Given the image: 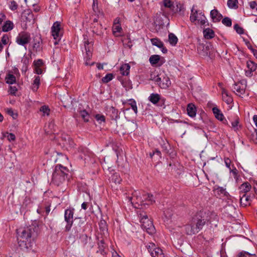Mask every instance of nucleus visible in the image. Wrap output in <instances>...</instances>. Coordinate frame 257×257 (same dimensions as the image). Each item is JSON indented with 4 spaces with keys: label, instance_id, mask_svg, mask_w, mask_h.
Listing matches in <instances>:
<instances>
[{
    "label": "nucleus",
    "instance_id": "1",
    "mask_svg": "<svg viewBox=\"0 0 257 257\" xmlns=\"http://www.w3.org/2000/svg\"><path fill=\"white\" fill-rule=\"evenodd\" d=\"M37 229L35 226H30L19 229L18 232V241L19 246L22 250L27 251L32 248L35 238L38 235Z\"/></svg>",
    "mask_w": 257,
    "mask_h": 257
},
{
    "label": "nucleus",
    "instance_id": "2",
    "mask_svg": "<svg viewBox=\"0 0 257 257\" xmlns=\"http://www.w3.org/2000/svg\"><path fill=\"white\" fill-rule=\"evenodd\" d=\"M209 214V211L206 213L203 211H200L195 215L192 220L185 226L186 234H194L201 230L205 223L210 221L208 216Z\"/></svg>",
    "mask_w": 257,
    "mask_h": 257
},
{
    "label": "nucleus",
    "instance_id": "3",
    "mask_svg": "<svg viewBox=\"0 0 257 257\" xmlns=\"http://www.w3.org/2000/svg\"><path fill=\"white\" fill-rule=\"evenodd\" d=\"M69 169L61 164L55 166L51 180V184L59 186L64 183L68 178Z\"/></svg>",
    "mask_w": 257,
    "mask_h": 257
},
{
    "label": "nucleus",
    "instance_id": "4",
    "mask_svg": "<svg viewBox=\"0 0 257 257\" xmlns=\"http://www.w3.org/2000/svg\"><path fill=\"white\" fill-rule=\"evenodd\" d=\"M130 200L131 201H136V203L141 205L145 204L151 205L155 202V198L152 194L144 192L141 196V193L137 191H134Z\"/></svg>",
    "mask_w": 257,
    "mask_h": 257
},
{
    "label": "nucleus",
    "instance_id": "5",
    "mask_svg": "<svg viewBox=\"0 0 257 257\" xmlns=\"http://www.w3.org/2000/svg\"><path fill=\"white\" fill-rule=\"evenodd\" d=\"M130 200L131 201H136V203L141 205L145 204L151 205L155 202V198L152 194L144 192L141 196V193L137 191H134Z\"/></svg>",
    "mask_w": 257,
    "mask_h": 257
},
{
    "label": "nucleus",
    "instance_id": "6",
    "mask_svg": "<svg viewBox=\"0 0 257 257\" xmlns=\"http://www.w3.org/2000/svg\"><path fill=\"white\" fill-rule=\"evenodd\" d=\"M150 79L154 81L161 89H167L171 85L169 77L164 72L160 73L154 72L151 74Z\"/></svg>",
    "mask_w": 257,
    "mask_h": 257
},
{
    "label": "nucleus",
    "instance_id": "7",
    "mask_svg": "<svg viewBox=\"0 0 257 257\" xmlns=\"http://www.w3.org/2000/svg\"><path fill=\"white\" fill-rule=\"evenodd\" d=\"M142 227L150 234H153L155 232V228L153 221L148 218L146 212H140L139 213Z\"/></svg>",
    "mask_w": 257,
    "mask_h": 257
},
{
    "label": "nucleus",
    "instance_id": "8",
    "mask_svg": "<svg viewBox=\"0 0 257 257\" xmlns=\"http://www.w3.org/2000/svg\"><path fill=\"white\" fill-rule=\"evenodd\" d=\"M51 35L55 40V45H57L63 36V29L61 27V22L56 21L54 22L51 28Z\"/></svg>",
    "mask_w": 257,
    "mask_h": 257
},
{
    "label": "nucleus",
    "instance_id": "9",
    "mask_svg": "<svg viewBox=\"0 0 257 257\" xmlns=\"http://www.w3.org/2000/svg\"><path fill=\"white\" fill-rule=\"evenodd\" d=\"M194 7L193 6L191 9V13L190 17L191 22L194 23L195 21H198V22H200L201 26L205 25L207 21L204 14L200 11L195 10Z\"/></svg>",
    "mask_w": 257,
    "mask_h": 257
},
{
    "label": "nucleus",
    "instance_id": "10",
    "mask_svg": "<svg viewBox=\"0 0 257 257\" xmlns=\"http://www.w3.org/2000/svg\"><path fill=\"white\" fill-rule=\"evenodd\" d=\"M74 210L73 208H69L65 210L64 220L66 222L65 229L66 232H69L73 225Z\"/></svg>",
    "mask_w": 257,
    "mask_h": 257
},
{
    "label": "nucleus",
    "instance_id": "11",
    "mask_svg": "<svg viewBox=\"0 0 257 257\" xmlns=\"http://www.w3.org/2000/svg\"><path fill=\"white\" fill-rule=\"evenodd\" d=\"M146 247L152 257H165L162 249L154 243L149 242Z\"/></svg>",
    "mask_w": 257,
    "mask_h": 257
},
{
    "label": "nucleus",
    "instance_id": "12",
    "mask_svg": "<svg viewBox=\"0 0 257 257\" xmlns=\"http://www.w3.org/2000/svg\"><path fill=\"white\" fill-rule=\"evenodd\" d=\"M31 40V35L27 32H22L20 33L16 38V42L19 45L24 46L28 44Z\"/></svg>",
    "mask_w": 257,
    "mask_h": 257
},
{
    "label": "nucleus",
    "instance_id": "13",
    "mask_svg": "<svg viewBox=\"0 0 257 257\" xmlns=\"http://www.w3.org/2000/svg\"><path fill=\"white\" fill-rule=\"evenodd\" d=\"M90 29L93 34L101 36L103 34L102 25L98 23L97 18H94L90 25Z\"/></svg>",
    "mask_w": 257,
    "mask_h": 257
},
{
    "label": "nucleus",
    "instance_id": "14",
    "mask_svg": "<svg viewBox=\"0 0 257 257\" xmlns=\"http://www.w3.org/2000/svg\"><path fill=\"white\" fill-rule=\"evenodd\" d=\"M148 100L153 104H156L159 102L164 104L166 100L165 98L162 97L159 94L155 93L150 94L148 97Z\"/></svg>",
    "mask_w": 257,
    "mask_h": 257
},
{
    "label": "nucleus",
    "instance_id": "15",
    "mask_svg": "<svg viewBox=\"0 0 257 257\" xmlns=\"http://www.w3.org/2000/svg\"><path fill=\"white\" fill-rule=\"evenodd\" d=\"M185 9L184 5L180 3H178L175 6H174L171 11L170 12V14L173 15L174 14H178L179 16H184Z\"/></svg>",
    "mask_w": 257,
    "mask_h": 257
},
{
    "label": "nucleus",
    "instance_id": "16",
    "mask_svg": "<svg viewBox=\"0 0 257 257\" xmlns=\"http://www.w3.org/2000/svg\"><path fill=\"white\" fill-rule=\"evenodd\" d=\"M34 73L37 74H42L43 73V67L44 66V62L42 59H39L33 62Z\"/></svg>",
    "mask_w": 257,
    "mask_h": 257
},
{
    "label": "nucleus",
    "instance_id": "17",
    "mask_svg": "<svg viewBox=\"0 0 257 257\" xmlns=\"http://www.w3.org/2000/svg\"><path fill=\"white\" fill-rule=\"evenodd\" d=\"M42 43L43 41L40 36H36L34 38L33 48L34 51L36 52H40L42 51Z\"/></svg>",
    "mask_w": 257,
    "mask_h": 257
},
{
    "label": "nucleus",
    "instance_id": "18",
    "mask_svg": "<svg viewBox=\"0 0 257 257\" xmlns=\"http://www.w3.org/2000/svg\"><path fill=\"white\" fill-rule=\"evenodd\" d=\"M246 66L248 70L245 71V75L246 76L251 77L252 72L257 70V64L252 61H248L246 62Z\"/></svg>",
    "mask_w": 257,
    "mask_h": 257
},
{
    "label": "nucleus",
    "instance_id": "19",
    "mask_svg": "<svg viewBox=\"0 0 257 257\" xmlns=\"http://www.w3.org/2000/svg\"><path fill=\"white\" fill-rule=\"evenodd\" d=\"M240 205L242 207H246L249 206L251 204V199L249 195L246 193L240 195Z\"/></svg>",
    "mask_w": 257,
    "mask_h": 257
},
{
    "label": "nucleus",
    "instance_id": "20",
    "mask_svg": "<svg viewBox=\"0 0 257 257\" xmlns=\"http://www.w3.org/2000/svg\"><path fill=\"white\" fill-rule=\"evenodd\" d=\"M213 191L214 193L219 197H227L229 195V194L226 191V189L222 187L215 186Z\"/></svg>",
    "mask_w": 257,
    "mask_h": 257
},
{
    "label": "nucleus",
    "instance_id": "21",
    "mask_svg": "<svg viewBox=\"0 0 257 257\" xmlns=\"http://www.w3.org/2000/svg\"><path fill=\"white\" fill-rule=\"evenodd\" d=\"M210 17L213 22H219L222 18V15L219 13L217 10L214 9L210 12Z\"/></svg>",
    "mask_w": 257,
    "mask_h": 257
},
{
    "label": "nucleus",
    "instance_id": "22",
    "mask_svg": "<svg viewBox=\"0 0 257 257\" xmlns=\"http://www.w3.org/2000/svg\"><path fill=\"white\" fill-rule=\"evenodd\" d=\"M14 28L13 22L10 20L6 21L3 25L2 26V31L4 32H8L12 30Z\"/></svg>",
    "mask_w": 257,
    "mask_h": 257
},
{
    "label": "nucleus",
    "instance_id": "23",
    "mask_svg": "<svg viewBox=\"0 0 257 257\" xmlns=\"http://www.w3.org/2000/svg\"><path fill=\"white\" fill-rule=\"evenodd\" d=\"M196 107L193 103H189L187 106L188 115L191 117H194L196 115Z\"/></svg>",
    "mask_w": 257,
    "mask_h": 257
},
{
    "label": "nucleus",
    "instance_id": "24",
    "mask_svg": "<svg viewBox=\"0 0 257 257\" xmlns=\"http://www.w3.org/2000/svg\"><path fill=\"white\" fill-rule=\"evenodd\" d=\"M213 113L214 114V116L216 118L220 121H223L225 120L227 121L224 118V115L223 113L221 112L220 110L217 107H214L212 108Z\"/></svg>",
    "mask_w": 257,
    "mask_h": 257
},
{
    "label": "nucleus",
    "instance_id": "25",
    "mask_svg": "<svg viewBox=\"0 0 257 257\" xmlns=\"http://www.w3.org/2000/svg\"><path fill=\"white\" fill-rule=\"evenodd\" d=\"M159 143L162 149V151L165 153H168L170 149V145L168 141L161 139Z\"/></svg>",
    "mask_w": 257,
    "mask_h": 257
},
{
    "label": "nucleus",
    "instance_id": "26",
    "mask_svg": "<svg viewBox=\"0 0 257 257\" xmlns=\"http://www.w3.org/2000/svg\"><path fill=\"white\" fill-rule=\"evenodd\" d=\"M251 188V185L249 183L246 182L242 183L240 187V195H241V194H243V193L247 194V193L250 190Z\"/></svg>",
    "mask_w": 257,
    "mask_h": 257
},
{
    "label": "nucleus",
    "instance_id": "27",
    "mask_svg": "<svg viewBox=\"0 0 257 257\" xmlns=\"http://www.w3.org/2000/svg\"><path fill=\"white\" fill-rule=\"evenodd\" d=\"M223 100L227 104H230L233 101L232 98L229 95L227 90L223 89L222 90Z\"/></svg>",
    "mask_w": 257,
    "mask_h": 257
},
{
    "label": "nucleus",
    "instance_id": "28",
    "mask_svg": "<svg viewBox=\"0 0 257 257\" xmlns=\"http://www.w3.org/2000/svg\"><path fill=\"white\" fill-rule=\"evenodd\" d=\"M5 80L6 82L9 84H13L17 82L16 76L10 72L7 74Z\"/></svg>",
    "mask_w": 257,
    "mask_h": 257
},
{
    "label": "nucleus",
    "instance_id": "29",
    "mask_svg": "<svg viewBox=\"0 0 257 257\" xmlns=\"http://www.w3.org/2000/svg\"><path fill=\"white\" fill-rule=\"evenodd\" d=\"M83 37L85 50L86 51V55H87L88 59H90V57L91 56V50L89 47L90 43L89 42L87 36L86 35H84Z\"/></svg>",
    "mask_w": 257,
    "mask_h": 257
},
{
    "label": "nucleus",
    "instance_id": "30",
    "mask_svg": "<svg viewBox=\"0 0 257 257\" xmlns=\"http://www.w3.org/2000/svg\"><path fill=\"white\" fill-rule=\"evenodd\" d=\"M203 33L204 38L206 39H211L215 36L214 32L210 28L205 29Z\"/></svg>",
    "mask_w": 257,
    "mask_h": 257
},
{
    "label": "nucleus",
    "instance_id": "31",
    "mask_svg": "<svg viewBox=\"0 0 257 257\" xmlns=\"http://www.w3.org/2000/svg\"><path fill=\"white\" fill-rule=\"evenodd\" d=\"M40 85V77L39 76H35L34 80L32 85V90L34 92H36L39 88Z\"/></svg>",
    "mask_w": 257,
    "mask_h": 257
},
{
    "label": "nucleus",
    "instance_id": "32",
    "mask_svg": "<svg viewBox=\"0 0 257 257\" xmlns=\"http://www.w3.org/2000/svg\"><path fill=\"white\" fill-rule=\"evenodd\" d=\"M131 66L127 63L122 64L120 67V73L123 76H127L130 74Z\"/></svg>",
    "mask_w": 257,
    "mask_h": 257
},
{
    "label": "nucleus",
    "instance_id": "33",
    "mask_svg": "<svg viewBox=\"0 0 257 257\" xmlns=\"http://www.w3.org/2000/svg\"><path fill=\"white\" fill-rule=\"evenodd\" d=\"M234 257H255V254L242 250L238 252Z\"/></svg>",
    "mask_w": 257,
    "mask_h": 257
},
{
    "label": "nucleus",
    "instance_id": "34",
    "mask_svg": "<svg viewBox=\"0 0 257 257\" xmlns=\"http://www.w3.org/2000/svg\"><path fill=\"white\" fill-rule=\"evenodd\" d=\"M110 179L111 181L115 184H119L122 181V179L120 178L119 174L117 173H113L111 175Z\"/></svg>",
    "mask_w": 257,
    "mask_h": 257
},
{
    "label": "nucleus",
    "instance_id": "35",
    "mask_svg": "<svg viewBox=\"0 0 257 257\" xmlns=\"http://www.w3.org/2000/svg\"><path fill=\"white\" fill-rule=\"evenodd\" d=\"M239 119L238 117H236L234 120L231 121V127L235 132H237L240 128V125H239Z\"/></svg>",
    "mask_w": 257,
    "mask_h": 257
},
{
    "label": "nucleus",
    "instance_id": "36",
    "mask_svg": "<svg viewBox=\"0 0 257 257\" xmlns=\"http://www.w3.org/2000/svg\"><path fill=\"white\" fill-rule=\"evenodd\" d=\"M122 31V28L120 25H113L112 27L113 34L116 36H119V33Z\"/></svg>",
    "mask_w": 257,
    "mask_h": 257
},
{
    "label": "nucleus",
    "instance_id": "37",
    "mask_svg": "<svg viewBox=\"0 0 257 257\" xmlns=\"http://www.w3.org/2000/svg\"><path fill=\"white\" fill-rule=\"evenodd\" d=\"M80 240L81 242L84 245H85L87 244L88 242L91 240V237H88L87 235L85 233L82 234L80 236Z\"/></svg>",
    "mask_w": 257,
    "mask_h": 257
},
{
    "label": "nucleus",
    "instance_id": "38",
    "mask_svg": "<svg viewBox=\"0 0 257 257\" xmlns=\"http://www.w3.org/2000/svg\"><path fill=\"white\" fill-rule=\"evenodd\" d=\"M160 60V56L158 55H152L149 58V61L152 65L158 64Z\"/></svg>",
    "mask_w": 257,
    "mask_h": 257
},
{
    "label": "nucleus",
    "instance_id": "39",
    "mask_svg": "<svg viewBox=\"0 0 257 257\" xmlns=\"http://www.w3.org/2000/svg\"><path fill=\"white\" fill-rule=\"evenodd\" d=\"M169 42L172 46H175L178 42L177 37L173 33L169 34Z\"/></svg>",
    "mask_w": 257,
    "mask_h": 257
},
{
    "label": "nucleus",
    "instance_id": "40",
    "mask_svg": "<svg viewBox=\"0 0 257 257\" xmlns=\"http://www.w3.org/2000/svg\"><path fill=\"white\" fill-rule=\"evenodd\" d=\"M98 248H99V250H98L97 252H100V253L102 254V255H104V254L106 253L105 251V246H104V240L102 239V240H100L98 242Z\"/></svg>",
    "mask_w": 257,
    "mask_h": 257
},
{
    "label": "nucleus",
    "instance_id": "41",
    "mask_svg": "<svg viewBox=\"0 0 257 257\" xmlns=\"http://www.w3.org/2000/svg\"><path fill=\"white\" fill-rule=\"evenodd\" d=\"M109 112L110 113V115L111 119H116L118 117V110L117 109L113 107H111L109 108Z\"/></svg>",
    "mask_w": 257,
    "mask_h": 257
},
{
    "label": "nucleus",
    "instance_id": "42",
    "mask_svg": "<svg viewBox=\"0 0 257 257\" xmlns=\"http://www.w3.org/2000/svg\"><path fill=\"white\" fill-rule=\"evenodd\" d=\"M40 111L43 113V116H48L50 114V109L48 106L44 105L40 107Z\"/></svg>",
    "mask_w": 257,
    "mask_h": 257
},
{
    "label": "nucleus",
    "instance_id": "43",
    "mask_svg": "<svg viewBox=\"0 0 257 257\" xmlns=\"http://www.w3.org/2000/svg\"><path fill=\"white\" fill-rule=\"evenodd\" d=\"M152 44L158 47V48H162L163 46V43L158 38H153L151 40Z\"/></svg>",
    "mask_w": 257,
    "mask_h": 257
},
{
    "label": "nucleus",
    "instance_id": "44",
    "mask_svg": "<svg viewBox=\"0 0 257 257\" xmlns=\"http://www.w3.org/2000/svg\"><path fill=\"white\" fill-rule=\"evenodd\" d=\"M10 41V37L8 34H4L1 38L0 42L4 45H6L9 44Z\"/></svg>",
    "mask_w": 257,
    "mask_h": 257
},
{
    "label": "nucleus",
    "instance_id": "45",
    "mask_svg": "<svg viewBox=\"0 0 257 257\" xmlns=\"http://www.w3.org/2000/svg\"><path fill=\"white\" fill-rule=\"evenodd\" d=\"M233 88L234 90L236 91L239 94H243L245 92V90L243 88H241L240 86L236 83L234 84Z\"/></svg>",
    "mask_w": 257,
    "mask_h": 257
},
{
    "label": "nucleus",
    "instance_id": "46",
    "mask_svg": "<svg viewBox=\"0 0 257 257\" xmlns=\"http://www.w3.org/2000/svg\"><path fill=\"white\" fill-rule=\"evenodd\" d=\"M113 78V75L111 73L107 74L104 77L102 78V81L103 83H106L111 81Z\"/></svg>",
    "mask_w": 257,
    "mask_h": 257
},
{
    "label": "nucleus",
    "instance_id": "47",
    "mask_svg": "<svg viewBox=\"0 0 257 257\" xmlns=\"http://www.w3.org/2000/svg\"><path fill=\"white\" fill-rule=\"evenodd\" d=\"M9 7L11 11H15L18 8V5L17 4L16 2L12 1L10 2Z\"/></svg>",
    "mask_w": 257,
    "mask_h": 257
},
{
    "label": "nucleus",
    "instance_id": "48",
    "mask_svg": "<svg viewBox=\"0 0 257 257\" xmlns=\"http://www.w3.org/2000/svg\"><path fill=\"white\" fill-rule=\"evenodd\" d=\"M29 61H30V59L28 56H24V57L22 59V62L23 63V64L25 67V71H26L27 70L28 66L29 64Z\"/></svg>",
    "mask_w": 257,
    "mask_h": 257
},
{
    "label": "nucleus",
    "instance_id": "49",
    "mask_svg": "<svg viewBox=\"0 0 257 257\" xmlns=\"http://www.w3.org/2000/svg\"><path fill=\"white\" fill-rule=\"evenodd\" d=\"M94 117L99 123H101L102 122H104L105 121V117L102 114H97Z\"/></svg>",
    "mask_w": 257,
    "mask_h": 257
},
{
    "label": "nucleus",
    "instance_id": "50",
    "mask_svg": "<svg viewBox=\"0 0 257 257\" xmlns=\"http://www.w3.org/2000/svg\"><path fill=\"white\" fill-rule=\"evenodd\" d=\"M222 24L227 26V27H231L232 25V21L230 18L228 17H225L222 20Z\"/></svg>",
    "mask_w": 257,
    "mask_h": 257
},
{
    "label": "nucleus",
    "instance_id": "51",
    "mask_svg": "<svg viewBox=\"0 0 257 257\" xmlns=\"http://www.w3.org/2000/svg\"><path fill=\"white\" fill-rule=\"evenodd\" d=\"M237 0H228L227 1V6L230 8H233L237 7Z\"/></svg>",
    "mask_w": 257,
    "mask_h": 257
},
{
    "label": "nucleus",
    "instance_id": "52",
    "mask_svg": "<svg viewBox=\"0 0 257 257\" xmlns=\"http://www.w3.org/2000/svg\"><path fill=\"white\" fill-rule=\"evenodd\" d=\"M234 29L235 30L236 33L239 35H241L244 33V29L242 27H240L237 24L234 25Z\"/></svg>",
    "mask_w": 257,
    "mask_h": 257
},
{
    "label": "nucleus",
    "instance_id": "53",
    "mask_svg": "<svg viewBox=\"0 0 257 257\" xmlns=\"http://www.w3.org/2000/svg\"><path fill=\"white\" fill-rule=\"evenodd\" d=\"M164 6L165 8H169L171 11L174 5L170 0H164Z\"/></svg>",
    "mask_w": 257,
    "mask_h": 257
},
{
    "label": "nucleus",
    "instance_id": "54",
    "mask_svg": "<svg viewBox=\"0 0 257 257\" xmlns=\"http://www.w3.org/2000/svg\"><path fill=\"white\" fill-rule=\"evenodd\" d=\"M81 115L85 122H88L89 121V114L86 110L82 111Z\"/></svg>",
    "mask_w": 257,
    "mask_h": 257
},
{
    "label": "nucleus",
    "instance_id": "55",
    "mask_svg": "<svg viewBox=\"0 0 257 257\" xmlns=\"http://www.w3.org/2000/svg\"><path fill=\"white\" fill-rule=\"evenodd\" d=\"M18 91V89L16 86H10L9 87V93L10 94L13 95H16V93Z\"/></svg>",
    "mask_w": 257,
    "mask_h": 257
},
{
    "label": "nucleus",
    "instance_id": "56",
    "mask_svg": "<svg viewBox=\"0 0 257 257\" xmlns=\"http://www.w3.org/2000/svg\"><path fill=\"white\" fill-rule=\"evenodd\" d=\"M224 163L225 164L226 166L228 168L230 169V164L231 163V161L230 159L228 158H224Z\"/></svg>",
    "mask_w": 257,
    "mask_h": 257
},
{
    "label": "nucleus",
    "instance_id": "57",
    "mask_svg": "<svg viewBox=\"0 0 257 257\" xmlns=\"http://www.w3.org/2000/svg\"><path fill=\"white\" fill-rule=\"evenodd\" d=\"M8 140L10 141H13L16 140L15 135L14 134L10 133L7 136Z\"/></svg>",
    "mask_w": 257,
    "mask_h": 257
},
{
    "label": "nucleus",
    "instance_id": "58",
    "mask_svg": "<svg viewBox=\"0 0 257 257\" xmlns=\"http://www.w3.org/2000/svg\"><path fill=\"white\" fill-rule=\"evenodd\" d=\"M250 9H255L257 6V3L255 1H251L249 3Z\"/></svg>",
    "mask_w": 257,
    "mask_h": 257
},
{
    "label": "nucleus",
    "instance_id": "59",
    "mask_svg": "<svg viewBox=\"0 0 257 257\" xmlns=\"http://www.w3.org/2000/svg\"><path fill=\"white\" fill-rule=\"evenodd\" d=\"M68 143L70 147H74L75 146V143L73 139L71 138H68Z\"/></svg>",
    "mask_w": 257,
    "mask_h": 257
},
{
    "label": "nucleus",
    "instance_id": "60",
    "mask_svg": "<svg viewBox=\"0 0 257 257\" xmlns=\"http://www.w3.org/2000/svg\"><path fill=\"white\" fill-rule=\"evenodd\" d=\"M253 189L254 192V193L256 195V198L257 199V181H254L253 184Z\"/></svg>",
    "mask_w": 257,
    "mask_h": 257
},
{
    "label": "nucleus",
    "instance_id": "61",
    "mask_svg": "<svg viewBox=\"0 0 257 257\" xmlns=\"http://www.w3.org/2000/svg\"><path fill=\"white\" fill-rule=\"evenodd\" d=\"M105 226H106V223H105V221H104V220L101 221V222L99 224L100 228V229L103 228V229H105V228H106Z\"/></svg>",
    "mask_w": 257,
    "mask_h": 257
},
{
    "label": "nucleus",
    "instance_id": "62",
    "mask_svg": "<svg viewBox=\"0 0 257 257\" xmlns=\"http://www.w3.org/2000/svg\"><path fill=\"white\" fill-rule=\"evenodd\" d=\"M88 203L87 202H84L81 204V208L84 210H86L88 208Z\"/></svg>",
    "mask_w": 257,
    "mask_h": 257
},
{
    "label": "nucleus",
    "instance_id": "63",
    "mask_svg": "<svg viewBox=\"0 0 257 257\" xmlns=\"http://www.w3.org/2000/svg\"><path fill=\"white\" fill-rule=\"evenodd\" d=\"M120 18L117 17L114 19L113 25H120Z\"/></svg>",
    "mask_w": 257,
    "mask_h": 257
},
{
    "label": "nucleus",
    "instance_id": "64",
    "mask_svg": "<svg viewBox=\"0 0 257 257\" xmlns=\"http://www.w3.org/2000/svg\"><path fill=\"white\" fill-rule=\"evenodd\" d=\"M253 121L257 127V115H254L252 117Z\"/></svg>",
    "mask_w": 257,
    "mask_h": 257
}]
</instances>
